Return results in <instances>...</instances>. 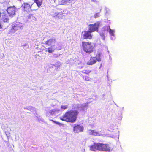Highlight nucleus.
<instances>
[{"instance_id": "obj_15", "label": "nucleus", "mask_w": 152, "mask_h": 152, "mask_svg": "<svg viewBox=\"0 0 152 152\" xmlns=\"http://www.w3.org/2000/svg\"><path fill=\"white\" fill-rule=\"evenodd\" d=\"M83 127L82 126L77 125L74 128V132L75 133H78L82 132L83 130Z\"/></svg>"}, {"instance_id": "obj_29", "label": "nucleus", "mask_w": 152, "mask_h": 152, "mask_svg": "<svg viewBox=\"0 0 152 152\" xmlns=\"http://www.w3.org/2000/svg\"><path fill=\"white\" fill-rule=\"evenodd\" d=\"M5 133L7 137L10 136V132H6Z\"/></svg>"}, {"instance_id": "obj_6", "label": "nucleus", "mask_w": 152, "mask_h": 152, "mask_svg": "<svg viewBox=\"0 0 152 152\" xmlns=\"http://www.w3.org/2000/svg\"><path fill=\"white\" fill-rule=\"evenodd\" d=\"M100 26V22H97L94 24L89 25L88 27V29L91 32L97 31L98 28Z\"/></svg>"}, {"instance_id": "obj_10", "label": "nucleus", "mask_w": 152, "mask_h": 152, "mask_svg": "<svg viewBox=\"0 0 152 152\" xmlns=\"http://www.w3.org/2000/svg\"><path fill=\"white\" fill-rule=\"evenodd\" d=\"M56 4V5L63 4L65 5L66 4L71 3L73 0H61V2H59L58 0H51Z\"/></svg>"}, {"instance_id": "obj_3", "label": "nucleus", "mask_w": 152, "mask_h": 152, "mask_svg": "<svg viewBox=\"0 0 152 152\" xmlns=\"http://www.w3.org/2000/svg\"><path fill=\"white\" fill-rule=\"evenodd\" d=\"M82 47L83 50L87 53L90 54L93 51L94 45L91 42H83Z\"/></svg>"}, {"instance_id": "obj_33", "label": "nucleus", "mask_w": 152, "mask_h": 152, "mask_svg": "<svg viewBox=\"0 0 152 152\" xmlns=\"http://www.w3.org/2000/svg\"><path fill=\"white\" fill-rule=\"evenodd\" d=\"M91 1H93V2H95V1H96V0H91Z\"/></svg>"}, {"instance_id": "obj_14", "label": "nucleus", "mask_w": 152, "mask_h": 152, "mask_svg": "<svg viewBox=\"0 0 152 152\" xmlns=\"http://www.w3.org/2000/svg\"><path fill=\"white\" fill-rule=\"evenodd\" d=\"M88 133L89 135L93 136H102L100 132L96 130H89L88 131Z\"/></svg>"}, {"instance_id": "obj_7", "label": "nucleus", "mask_w": 152, "mask_h": 152, "mask_svg": "<svg viewBox=\"0 0 152 152\" xmlns=\"http://www.w3.org/2000/svg\"><path fill=\"white\" fill-rule=\"evenodd\" d=\"M90 103V102H88L83 104H77L74 105V108L75 109H78L80 110L85 111L86 110L88 106V104Z\"/></svg>"}, {"instance_id": "obj_32", "label": "nucleus", "mask_w": 152, "mask_h": 152, "mask_svg": "<svg viewBox=\"0 0 152 152\" xmlns=\"http://www.w3.org/2000/svg\"><path fill=\"white\" fill-rule=\"evenodd\" d=\"M51 121H53V122H54V123H56H56L57 122V121H54L53 120H52Z\"/></svg>"}, {"instance_id": "obj_12", "label": "nucleus", "mask_w": 152, "mask_h": 152, "mask_svg": "<svg viewBox=\"0 0 152 152\" xmlns=\"http://www.w3.org/2000/svg\"><path fill=\"white\" fill-rule=\"evenodd\" d=\"M7 11L10 16H13L15 13V7L14 6L10 7L8 8Z\"/></svg>"}, {"instance_id": "obj_2", "label": "nucleus", "mask_w": 152, "mask_h": 152, "mask_svg": "<svg viewBox=\"0 0 152 152\" xmlns=\"http://www.w3.org/2000/svg\"><path fill=\"white\" fill-rule=\"evenodd\" d=\"M45 44L49 46H50V47L48 48V51L50 53H52L56 49H61L60 44L56 41L54 38H51L46 41Z\"/></svg>"}, {"instance_id": "obj_27", "label": "nucleus", "mask_w": 152, "mask_h": 152, "mask_svg": "<svg viewBox=\"0 0 152 152\" xmlns=\"http://www.w3.org/2000/svg\"><path fill=\"white\" fill-rule=\"evenodd\" d=\"M100 16V15L99 13H96L94 14V18H96Z\"/></svg>"}, {"instance_id": "obj_1", "label": "nucleus", "mask_w": 152, "mask_h": 152, "mask_svg": "<svg viewBox=\"0 0 152 152\" xmlns=\"http://www.w3.org/2000/svg\"><path fill=\"white\" fill-rule=\"evenodd\" d=\"M78 113L76 110H70L66 112L63 116L60 117V118L64 121L73 123L75 121Z\"/></svg>"}, {"instance_id": "obj_18", "label": "nucleus", "mask_w": 152, "mask_h": 152, "mask_svg": "<svg viewBox=\"0 0 152 152\" xmlns=\"http://www.w3.org/2000/svg\"><path fill=\"white\" fill-rule=\"evenodd\" d=\"M96 62V58L94 57H91L90 60L87 62L88 65H92Z\"/></svg>"}, {"instance_id": "obj_13", "label": "nucleus", "mask_w": 152, "mask_h": 152, "mask_svg": "<svg viewBox=\"0 0 152 152\" xmlns=\"http://www.w3.org/2000/svg\"><path fill=\"white\" fill-rule=\"evenodd\" d=\"M59 109H56L50 110L48 112L46 113V115L47 116H49L50 115H56L58 113L59 111Z\"/></svg>"}, {"instance_id": "obj_25", "label": "nucleus", "mask_w": 152, "mask_h": 152, "mask_svg": "<svg viewBox=\"0 0 152 152\" xmlns=\"http://www.w3.org/2000/svg\"><path fill=\"white\" fill-rule=\"evenodd\" d=\"M82 72L86 74H89L90 72L91 71L89 70H83L82 71Z\"/></svg>"}, {"instance_id": "obj_28", "label": "nucleus", "mask_w": 152, "mask_h": 152, "mask_svg": "<svg viewBox=\"0 0 152 152\" xmlns=\"http://www.w3.org/2000/svg\"><path fill=\"white\" fill-rule=\"evenodd\" d=\"M28 18L29 19H32L33 20H34V18H35V17L33 15H29L28 16Z\"/></svg>"}, {"instance_id": "obj_19", "label": "nucleus", "mask_w": 152, "mask_h": 152, "mask_svg": "<svg viewBox=\"0 0 152 152\" xmlns=\"http://www.w3.org/2000/svg\"><path fill=\"white\" fill-rule=\"evenodd\" d=\"M2 19L4 22H7L9 20V17L7 14H4L2 15Z\"/></svg>"}, {"instance_id": "obj_4", "label": "nucleus", "mask_w": 152, "mask_h": 152, "mask_svg": "<svg viewBox=\"0 0 152 152\" xmlns=\"http://www.w3.org/2000/svg\"><path fill=\"white\" fill-rule=\"evenodd\" d=\"M68 12L66 10H63L61 12L56 11L54 10L50 13V15L53 17H57L58 19H63L64 16L66 15Z\"/></svg>"}, {"instance_id": "obj_5", "label": "nucleus", "mask_w": 152, "mask_h": 152, "mask_svg": "<svg viewBox=\"0 0 152 152\" xmlns=\"http://www.w3.org/2000/svg\"><path fill=\"white\" fill-rule=\"evenodd\" d=\"M23 24L20 22H16L12 25V28L10 32L11 34L14 33L16 31L22 29L23 28Z\"/></svg>"}, {"instance_id": "obj_31", "label": "nucleus", "mask_w": 152, "mask_h": 152, "mask_svg": "<svg viewBox=\"0 0 152 152\" xmlns=\"http://www.w3.org/2000/svg\"><path fill=\"white\" fill-rule=\"evenodd\" d=\"M56 124H58V125H60V124H61V123H60L59 122H57L56 123Z\"/></svg>"}, {"instance_id": "obj_26", "label": "nucleus", "mask_w": 152, "mask_h": 152, "mask_svg": "<svg viewBox=\"0 0 152 152\" xmlns=\"http://www.w3.org/2000/svg\"><path fill=\"white\" fill-rule=\"evenodd\" d=\"M67 105H62L61 107V109L62 110H64L67 109Z\"/></svg>"}, {"instance_id": "obj_9", "label": "nucleus", "mask_w": 152, "mask_h": 152, "mask_svg": "<svg viewBox=\"0 0 152 152\" xmlns=\"http://www.w3.org/2000/svg\"><path fill=\"white\" fill-rule=\"evenodd\" d=\"M91 32H92L90 30L85 31L83 32L82 34L83 38L84 39H91L92 36Z\"/></svg>"}, {"instance_id": "obj_22", "label": "nucleus", "mask_w": 152, "mask_h": 152, "mask_svg": "<svg viewBox=\"0 0 152 152\" xmlns=\"http://www.w3.org/2000/svg\"><path fill=\"white\" fill-rule=\"evenodd\" d=\"M100 53H97L96 55L95 58H96V60H97L98 61H101L100 58Z\"/></svg>"}, {"instance_id": "obj_21", "label": "nucleus", "mask_w": 152, "mask_h": 152, "mask_svg": "<svg viewBox=\"0 0 152 152\" xmlns=\"http://www.w3.org/2000/svg\"><path fill=\"white\" fill-rule=\"evenodd\" d=\"M34 1L38 7H40L42 4V1L41 0H36Z\"/></svg>"}, {"instance_id": "obj_11", "label": "nucleus", "mask_w": 152, "mask_h": 152, "mask_svg": "<svg viewBox=\"0 0 152 152\" xmlns=\"http://www.w3.org/2000/svg\"><path fill=\"white\" fill-rule=\"evenodd\" d=\"M100 143H95L91 146H90V150L92 151H96L97 150L100 151Z\"/></svg>"}, {"instance_id": "obj_23", "label": "nucleus", "mask_w": 152, "mask_h": 152, "mask_svg": "<svg viewBox=\"0 0 152 152\" xmlns=\"http://www.w3.org/2000/svg\"><path fill=\"white\" fill-rule=\"evenodd\" d=\"M23 7L25 9V10H26L27 9H28L30 8V5L28 4L25 3L23 4Z\"/></svg>"}, {"instance_id": "obj_16", "label": "nucleus", "mask_w": 152, "mask_h": 152, "mask_svg": "<svg viewBox=\"0 0 152 152\" xmlns=\"http://www.w3.org/2000/svg\"><path fill=\"white\" fill-rule=\"evenodd\" d=\"M107 31H108L110 35L111 36V39H114V33L115 32V31L114 30L111 29L110 27L109 26H107Z\"/></svg>"}, {"instance_id": "obj_17", "label": "nucleus", "mask_w": 152, "mask_h": 152, "mask_svg": "<svg viewBox=\"0 0 152 152\" xmlns=\"http://www.w3.org/2000/svg\"><path fill=\"white\" fill-rule=\"evenodd\" d=\"M107 27H104L103 28L100 33V34L102 37L103 40H104V34H105L106 30H107Z\"/></svg>"}, {"instance_id": "obj_8", "label": "nucleus", "mask_w": 152, "mask_h": 152, "mask_svg": "<svg viewBox=\"0 0 152 152\" xmlns=\"http://www.w3.org/2000/svg\"><path fill=\"white\" fill-rule=\"evenodd\" d=\"M100 151H111L113 148H111L110 145L107 144H104L100 143Z\"/></svg>"}, {"instance_id": "obj_24", "label": "nucleus", "mask_w": 152, "mask_h": 152, "mask_svg": "<svg viewBox=\"0 0 152 152\" xmlns=\"http://www.w3.org/2000/svg\"><path fill=\"white\" fill-rule=\"evenodd\" d=\"M22 46H23V48L24 49H26L27 48H28L29 47V46L28 45V44H26V43L25 44H23L22 45Z\"/></svg>"}, {"instance_id": "obj_20", "label": "nucleus", "mask_w": 152, "mask_h": 152, "mask_svg": "<svg viewBox=\"0 0 152 152\" xmlns=\"http://www.w3.org/2000/svg\"><path fill=\"white\" fill-rule=\"evenodd\" d=\"M62 65V64L59 61H57L55 63L54 66H55L57 68L60 67Z\"/></svg>"}, {"instance_id": "obj_30", "label": "nucleus", "mask_w": 152, "mask_h": 152, "mask_svg": "<svg viewBox=\"0 0 152 152\" xmlns=\"http://www.w3.org/2000/svg\"><path fill=\"white\" fill-rule=\"evenodd\" d=\"M85 80H87V81H88L89 80V78L88 77H86Z\"/></svg>"}]
</instances>
